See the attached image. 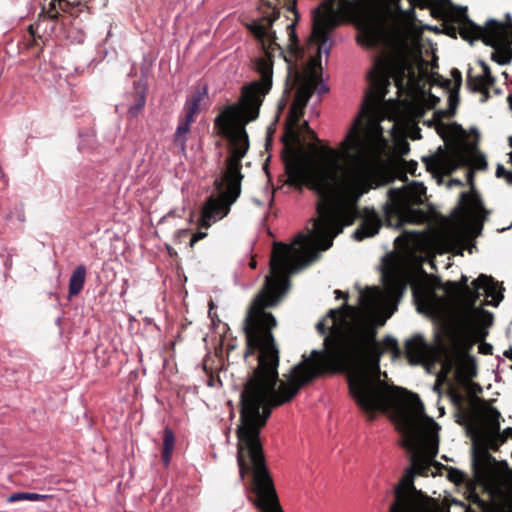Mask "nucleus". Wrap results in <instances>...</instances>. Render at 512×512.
Returning <instances> with one entry per match:
<instances>
[{
  "mask_svg": "<svg viewBox=\"0 0 512 512\" xmlns=\"http://www.w3.org/2000/svg\"><path fill=\"white\" fill-rule=\"evenodd\" d=\"M314 228L309 234H299L295 244L296 249L284 243H275L270 258V275L259 293L250 304L243 323L246 350L244 358L253 356L256 352L257 366L247 379L240 395V424L237 427V464L242 480L247 472L270 473L260 434L266 426L273 408L291 402L302 388L313 381L301 385L304 371L296 368L306 364L305 371L316 369V361L320 356L314 352L327 350L323 342V350H313L311 357L293 366L285 380L279 379L278 367L280 352L273 335L277 326L274 315L267 308L275 307L290 288L289 276L319 258L320 251H326L333 245L334 238L343 231L345 221L338 218L329 209H320V218L313 220ZM353 307L344 303L338 309H330L325 318L316 325L318 333L325 336L324 341L331 335L334 327H338Z\"/></svg>",
  "mask_w": 512,
  "mask_h": 512,
  "instance_id": "nucleus-1",
  "label": "nucleus"
},
{
  "mask_svg": "<svg viewBox=\"0 0 512 512\" xmlns=\"http://www.w3.org/2000/svg\"><path fill=\"white\" fill-rule=\"evenodd\" d=\"M407 70L405 61L375 60L368 74L370 87L361 114L341 142V151L328 146L320 147L316 143L308 145L310 151L319 154L325 161V166L314 167L309 160L299 155V122L305 109L291 104L282 136L284 147L281 158L287 177L285 183L299 191L304 187L315 191L323 201L317 208L319 215L320 209H329L343 219L346 225H352L359 215L358 203L361 197L389 182L383 166V146L365 132L362 118L384 101L391 78L398 88L403 87Z\"/></svg>",
  "mask_w": 512,
  "mask_h": 512,
  "instance_id": "nucleus-2",
  "label": "nucleus"
},
{
  "mask_svg": "<svg viewBox=\"0 0 512 512\" xmlns=\"http://www.w3.org/2000/svg\"><path fill=\"white\" fill-rule=\"evenodd\" d=\"M327 350L314 352L322 360L316 361V369L305 371L306 364L296 369L306 375L301 385L314 381L325 374L349 370V393L356 405L367 415L368 421L376 418L377 412L394 411L399 428L413 437L419 429L417 417L424 413V406L417 394L406 389L388 385L381 380L380 359L385 351H391L393 358H399L402 351L392 336L377 341L374 323L365 317L343 319L334 327L325 341Z\"/></svg>",
  "mask_w": 512,
  "mask_h": 512,
  "instance_id": "nucleus-3",
  "label": "nucleus"
},
{
  "mask_svg": "<svg viewBox=\"0 0 512 512\" xmlns=\"http://www.w3.org/2000/svg\"><path fill=\"white\" fill-rule=\"evenodd\" d=\"M443 289L451 304L463 308L448 333L449 340L453 347L468 352L477 342L485 340L488 332L481 322L492 325L493 315L476 307L480 293L475 286L468 285L467 276L462 275L459 281H447Z\"/></svg>",
  "mask_w": 512,
  "mask_h": 512,
  "instance_id": "nucleus-4",
  "label": "nucleus"
},
{
  "mask_svg": "<svg viewBox=\"0 0 512 512\" xmlns=\"http://www.w3.org/2000/svg\"><path fill=\"white\" fill-rule=\"evenodd\" d=\"M229 142L230 155L226 159V169L222 178L215 181L218 190L226 187L219 197L210 196L203 209L205 217L213 218V220L221 219L228 215L231 205L238 199L241 194V182L244 175L241 172L242 159L249 149V138L246 130L242 128L238 130L236 135L224 134Z\"/></svg>",
  "mask_w": 512,
  "mask_h": 512,
  "instance_id": "nucleus-5",
  "label": "nucleus"
},
{
  "mask_svg": "<svg viewBox=\"0 0 512 512\" xmlns=\"http://www.w3.org/2000/svg\"><path fill=\"white\" fill-rule=\"evenodd\" d=\"M417 7L429 8L434 18L443 20L446 35L457 38V35L473 43L482 41L486 46H493L501 32L497 20L489 19L484 26L477 25L469 17L466 7H456L450 0H418Z\"/></svg>",
  "mask_w": 512,
  "mask_h": 512,
  "instance_id": "nucleus-6",
  "label": "nucleus"
},
{
  "mask_svg": "<svg viewBox=\"0 0 512 512\" xmlns=\"http://www.w3.org/2000/svg\"><path fill=\"white\" fill-rule=\"evenodd\" d=\"M387 202L383 206V220L375 210H365L359 227L353 237L357 241L373 237L381 228L383 221L388 227H402L413 222L414 209L411 207L407 193L403 189H389Z\"/></svg>",
  "mask_w": 512,
  "mask_h": 512,
  "instance_id": "nucleus-7",
  "label": "nucleus"
},
{
  "mask_svg": "<svg viewBox=\"0 0 512 512\" xmlns=\"http://www.w3.org/2000/svg\"><path fill=\"white\" fill-rule=\"evenodd\" d=\"M411 465L408 467L399 482L393 489L394 500L388 512H431L427 504L421 499L422 493L414 485L415 474L427 476L429 463L422 456L411 455Z\"/></svg>",
  "mask_w": 512,
  "mask_h": 512,
  "instance_id": "nucleus-8",
  "label": "nucleus"
},
{
  "mask_svg": "<svg viewBox=\"0 0 512 512\" xmlns=\"http://www.w3.org/2000/svg\"><path fill=\"white\" fill-rule=\"evenodd\" d=\"M354 4L353 0H326L323 10L318 9L313 18L312 38L321 50L328 52L326 48L329 33L338 25L337 13L349 10Z\"/></svg>",
  "mask_w": 512,
  "mask_h": 512,
  "instance_id": "nucleus-9",
  "label": "nucleus"
},
{
  "mask_svg": "<svg viewBox=\"0 0 512 512\" xmlns=\"http://www.w3.org/2000/svg\"><path fill=\"white\" fill-rule=\"evenodd\" d=\"M250 476V490L255 495L252 500L260 512H284L270 473L247 472Z\"/></svg>",
  "mask_w": 512,
  "mask_h": 512,
  "instance_id": "nucleus-10",
  "label": "nucleus"
},
{
  "mask_svg": "<svg viewBox=\"0 0 512 512\" xmlns=\"http://www.w3.org/2000/svg\"><path fill=\"white\" fill-rule=\"evenodd\" d=\"M427 170L436 173L451 174L467 162V157L458 144L450 146L448 151L439 148L435 155L423 158Z\"/></svg>",
  "mask_w": 512,
  "mask_h": 512,
  "instance_id": "nucleus-11",
  "label": "nucleus"
},
{
  "mask_svg": "<svg viewBox=\"0 0 512 512\" xmlns=\"http://www.w3.org/2000/svg\"><path fill=\"white\" fill-rule=\"evenodd\" d=\"M289 78H292V88H297L292 104L300 106V109H305L317 86L321 84L320 74L315 68H311L308 74H303L295 67L294 69L289 68Z\"/></svg>",
  "mask_w": 512,
  "mask_h": 512,
  "instance_id": "nucleus-12",
  "label": "nucleus"
},
{
  "mask_svg": "<svg viewBox=\"0 0 512 512\" xmlns=\"http://www.w3.org/2000/svg\"><path fill=\"white\" fill-rule=\"evenodd\" d=\"M49 8L43 9L38 16V20L28 27L29 39H27V48L38 47L42 51L43 46L48 41L50 35L54 32L55 21L58 18H52L49 15Z\"/></svg>",
  "mask_w": 512,
  "mask_h": 512,
  "instance_id": "nucleus-13",
  "label": "nucleus"
},
{
  "mask_svg": "<svg viewBox=\"0 0 512 512\" xmlns=\"http://www.w3.org/2000/svg\"><path fill=\"white\" fill-rule=\"evenodd\" d=\"M424 429V439L420 446V451L418 453H413L412 455L422 456L427 459L429 463V467L433 464L437 467L441 466L440 463L435 462L434 458L438 453V436L437 432L439 429L438 424L432 419L427 418V423L423 427Z\"/></svg>",
  "mask_w": 512,
  "mask_h": 512,
  "instance_id": "nucleus-14",
  "label": "nucleus"
},
{
  "mask_svg": "<svg viewBox=\"0 0 512 512\" xmlns=\"http://www.w3.org/2000/svg\"><path fill=\"white\" fill-rule=\"evenodd\" d=\"M91 0H51L49 3V15L52 18H59L60 12L69 14L77 18L81 13H89L88 3Z\"/></svg>",
  "mask_w": 512,
  "mask_h": 512,
  "instance_id": "nucleus-15",
  "label": "nucleus"
},
{
  "mask_svg": "<svg viewBox=\"0 0 512 512\" xmlns=\"http://www.w3.org/2000/svg\"><path fill=\"white\" fill-rule=\"evenodd\" d=\"M472 286L477 288V291L484 290L486 297H491L492 301L488 304L497 306L503 299L504 288L492 277L485 274H480L477 279L472 282Z\"/></svg>",
  "mask_w": 512,
  "mask_h": 512,
  "instance_id": "nucleus-16",
  "label": "nucleus"
},
{
  "mask_svg": "<svg viewBox=\"0 0 512 512\" xmlns=\"http://www.w3.org/2000/svg\"><path fill=\"white\" fill-rule=\"evenodd\" d=\"M428 345L420 335H415L405 342V355L412 365L422 363L427 356Z\"/></svg>",
  "mask_w": 512,
  "mask_h": 512,
  "instance_id": "nucleus-17",
  "label": "nucleus"
},
{
  "mask_svg": "<svg viewBox=\"0 0 512 512\" xmlns=\"http://www.w3.org/2000/svg\"><path fill=\"white\" fill-rule=\"evenodd\" d=\"M461 205L463 206L465 212L471 216L480 217L487 214L481 197L476 191L462 193Z\"/></svg>",
  "mask_w": 512,
  "mask_h": 512,
  "instance_id": "nucleus-18",
  "label": "nucleus"
},
{
  "mask_svg": "<svg viewBox=\"0 0 512 512\" xmlns=\"http://www.w3.org/2000/svg\"><path fill=\"white\" fill-rule=\"evenodd\" d=\"M466 85L471 92L481 94V102L484 103L490 98L489 89L493 85L481 75H472V68L468 69Z\"/></svg>",
  "mask_w": 512,
  "mask_h": 512,
  "instance_id": "nucleus-19",
  "label": "nucleus"
},
{
  "mask_svg": "<svg viewBox=\"0 0 512 512\" xmlns=\"http://www.w3.org/2000/svg\"><path fill=\"white\" fill-rule=\"evenodd\" d=\"M86 273V267L82 264L75 268L69 279V298L77 296L82 291L86 280Z\"/></svg>",
  "mask_w": 512,
  "mask_h": 512,
  "instance_id": "nucleus-20",
  "label": "nucleus"
},
{
  "mask_svg": "<svg viewBox=\"0 0 512 512\" xmlns=\"http://www.w3.org/2000/svg\"><path fill=\"white\" fill-rule=\"evenodd\" d=\"M175 447V435L169 427H165L163 431V445L161 451V458L164 465L167 467Z\"/></svg>",
  "mask_w": 512,
  "mask_h": 512,
  "instance_id": "nucleus-21",
  "label": "nucleus"
},
{
  "mask_svg": "<svg viewBox=\"0 0 512 512\" xmlns=\"http://www.w3.org/2000/svg\"><path fill=\"white\" fill-rule=\"evenodd\" d=\"M190 127V125L178 121V125L173 136V144L182 154H185L186 152V143L188 140L187 135L190 132Z\"/></svg>",
  "mask_w": 512,
  "mask_h": 512,
  "instance_id": "nucleus-22",
  "label": "nucleus"
},
{
  "mask_svg": "<svg viewBox=\"0 0 512 512\" xmlns=\"http://www.w3.org/2000/svg\"><path fill=\"white\" fill-rule=\"evenodd\" d=\"M491 59L500 65H507L512 60V47L511 43H501L494 48L491 54Z\"/></svg>",
  "mask_w": 512,
  "mask_h": 512,
  "instance_id": "nucleus-23",
  "label": "nucleus"
},
{
  "mask_svg": "<svg viewBox=\"0 0 512 512\" xmlns=\"http://www.w3.org/2000/svg\"><path fill=\"white\" fill-rule=\"evenodd\" d=\"M448 91V108L436 112V115L444 118H452L456 114V110L460 102L459 90L450 88Z\"/></svg>",
  "mask_w": 512,
  "mask_h": 512,
  "instance_id": "nucleus-24",
  "label": "nucleus"
},
{
  "mask_svg": "<svg viewBox=\"0 0 512 512\" xmlns=\"http://www.w3.org/2000/svg\"><path fill=\"white\" fill-rule=\"evenodd\" d=\"M494 461V458L487 452L474 453L472 459V468L475 475L480 476L487 468L490 461Z\"/></svg>",
  "mask_w": 512,
  "mask_h": 512,
  "instance_id": "nucleus-25",
  "label": "nucleus"
},
{
  "mask_svg": "<svg viewBox=\"0 0 512 512\" xmlns=\"http://www.w3.org/2000/svg\"><path fill=\"white\" fill-rule=\"evenodd\" d=\"M417 297L419 298V301H421L422 305L431 311L438 309L440 304L443 302V299L440 298L433 290L426 291L423 295Z\"/></svg>",
  "mask_w": 512,
  "mask_h": 512,
  "instance_id": "nucleus-26",
  "label": "nucleus"
},
{
  "mask_svg": "<svg viewBox=\"0 0 512 512\" xmlns=\"http://www.w3.org/2000/svg\"><path fill=\"white\" fill-rule=\"evenodd\" d=\"M439 134L442 136L443 139H445L446 136L450 137H464L465 136V130L463 127L456 123H450V124H444L441 123L438 129Z\"/></svg>",
  "mask_w": 512,
  "mask_h": 512,
  "instance_id": "nucleus-27",
  "label": "nucleus"
},
{
  "mask_svg": "<svg viewBox=\"0 0 512 512\" xmlns=\"http://www.w3.org/2000/svg\"><path fill=\"white\" fill-rule=\"evenodd\" d=\"M206 95H207V90L205 87L203 89H197L187 99L184 108L187 110L199 113L200 103L202 102V100L205 98Z\"/></svg>",
  "mask_w": 512,
  "mask_h": 512,
  "instance_id": "nucleus-28",
  "label": "nucleus"
},
{
  "mask_svg": "<svg viewBox=\"0 0 512 512\" xmlns=\"http://www.w3.org/2000/svg\"><path fill=\"white\" fill-rule=\"evenodd\" d=\"M50 497L51 496H49V495H42V494L32 493V492H16V493L11 494L7 498V501L10 503L23 501V500L44 501Z\"/></svg>",
  "mask_w": 512,
  "mask_h": 512,
  "instance_id": "nucleus-29",
  "label": "nucleus"
},
{
  "mask_svg": "<svg viewBox=\"0 0 512 512\" xmlns=\"http://www.w3.org/2000/svg\"><path fill=\"white\" fill-rule=\"evenodd\" d=\"M500 418L501 414L496 408H489L486 415L489 433L500 432Z\"/></svg>",
  "mask_w": 512,
  "mask_h": 512,
  "instance_id": "nucleus-30",
  "label": "nucleus"
},
{
  "mask_svg": "<svg viewBox=\"0 0 512 512\" xmlns=\"http://www.w3.org/2000/svg\"><path fill=\"white\" fill-rule=\"evenodd\" d=\"M145 103V93L143 91H138L135 95L134 104L128 110V115L132 118L137 117L140 111L144 108Z\"/></svg>",
  "mask_w": 512,
  "mask_h": 512,
  "instance_id": "nucleus-31",
  "label": "nucleus"
},
{
  "mask_svg": "<svg viewBox=\"0 0 512 512\" xmlns=\"http://www.w3.org/2000/svg\"><path fill=\"white\" fill-rule=\"evenodd\" d=\"M497 22H498V25L501 27V32L497 39V43L491 47L496 48L501 43H511V47H512V23L509 26H506L499 21H497Z\"/></svg>",
  "mask_w": 512,
  "mask_h": 512,
  "instance_id": "nucleus-32",
  "label": "nucleus"
},
{
  "mask_svg": "<svg viewBox=\"0 0 512 512\" xmlns=\"http://www.w3.org/2000/svg\"><path fill=\"white\" fill-rule=\"evenodd\" d=\"M377 289L368 287L360 293L359 300L362 305H372L376 300Z\"/></svg>",
  "mask_w": 512,
  "mask_h": 512,
  "instance_id": "nucleus-33",
  "label": "nucleus"
},
{
  "mask_svg": "<svg viewBox=\"0 0 512 512\" xmlns=\"http://www.w3.org/2000/svg\"><path fill=\"white\" fill-rule=\"evenodd\" d=\"M485 440L488 447L493 451H497L505 443L501 438L500 432L487 433Z\"/></svg>",
  "mask_w": 512,
  "mask_h": 512,
  "instance_id": "nucleus-34",
  "label": "nucleus"
},
{
  "mask_svg": "<svg viewBox=\"0 0 512 512\" xmlns=\"http://www.w3.org/2000/svg\"><path fill=\"white\" fill-rule=\"evenodd\" d=\"M430 83L431 85L440 86L446 90H450L452 81L444 78L438 73H432L430 76Z\"/></svg>",
  "mask_w": 512,
  "mask_h": 512,
  "instance_id": "nucleus-35",
  "label": "nucleus"
},
{
  "mask_svg": "<svg viewBox=\"0 0 512 512\" xmlns=\"http://www.w3.org/2000/svg\"><path fill=\"white\" fill-rule=\"evenodd\" d=\"M478 64L481 66L482 68V74H480L481 76H483L486 80H488L490 82V85H493L495 84L496 82V79L495 77L492 75V72H491V69L490 67L488 66V64L483 61V60H479L478 61Z\"/></svg>",
  "mask_w": 512,
  "mask_h": 512,
  "instance_id": "nucleus-36",
  "label": "nucleus"
},
{
  "mask_svg": "<svg viewBox=\"0 0 512 512\" xmlns=\"http://www.w3.org/2000/svg\"><path fill=\"white\" fill-rule=\"evenodd\" d=\"M478 64L481 66L482 68V74H480L481 76H483L486 80H488L490 82V85H493L495 84L496 82V79L495 77L492 75V72H491V69L490 67L488 66V64L483 61V60H479L478 61Z\"/></svg>",
  "mask_w": 512,
  "mask_h": 512,
  "instance_id": "nucleus-37",
  "label": "nucleus"
},
{
  "mask_svg": "<svg viewBox=\"0 0 512 512\" xmlns=\"http://www.w3.org/2000/svg\"><path fill=\"white\" fill-rule=\"evenodd\" d=\"M496 176L498 178H505L506 182L509 185H512V171L506 170L503 165L498 164L496 168Z\"/></svg>",
  "mask_w": 512,
  "mask_h": 512,
  "instance_id": "nucleus-38",
  "label": "nucleus"
},
{
  "mask_svg": "<svg viewBox=\"0 0 512 512\" xmlns=\"http://www.w3.org/2000/svg\"><path fill=\"white\" fill-rule=\"evenodd\" d=\"M449 394L453 404L461 406L464 403L465 397L458 389L451 388Z\"/></svg>",
  "mask_w": 512,
  "mask_h": 512,
  "instance_id": "nucleus-39",
  "label": "nucleus"
},
{
  "mask_svg": "<svg viewBox=\"0 0 512 512\" xmlns=\"http://www.w3.org/2000/svg\"><path fill=\"white\" fill-rule=\"evenodd\" d=\"M451 77L454 82V87L452 89L460 90L462 85V73L459 69L453 68L451 70Z\"/></svg>",
  "mask_w": 512,
  "mask_h": 512,
  "instance_id": "nucleus-40",
  "label": "nucleus"
},
{
  "mask_svg": "<svg viewBox=\"0 0 512 512\" xmlns=\"http://www.w3.org/2000/svg\"><path fill=\"white\" fill-rule=\"evenodd\" d=\"M198 113L187 110L184 108V116L179 118V121L182 123H186L188 125H192L195 122V117Z\"/></svg>",
  "mask_w": 512,
  "mask_h": 512,
  "instance_id": "nucleus-41",
  "label": "nucleus"
},
{
  "mask_svg": "<svg viewBox=\"0 0 512 512\" xmlns=\"http://www.w3.org/2000/svg\"><path fill=\"white\" fill-rule=\"evenodd\" d=\"M299 131H300V144L297 146V150H298L299 155L303 156L301 154V147L303 145V143H302V134H304L306 132H311L312 133V129L310 128L308 122L304 121L302 124L299 123Z\"/></svg>",
  "mask_w": 512,
  "mask_h": 512,
  "instance_id": "nucleus-42",
  "label": "nucleus"
},
{
  "mask_svg": "<svg viewBox=\"0 0 512 512\" xmlns=\"http://www.w3.org/2000/svg\"><path fill=\"white\" fill-rule=\"evenodd\" d=\"M468 499L474 503V504H480L482 503V499L481 497L479 496V494L477 493L476 491V487L474 484H472L470 487H469V496H468Z\"/></svg>",
  "mask_w": 512,
  "mask_h": 512,
  "instance_id": "nucleus-43",
  "label": "nucleus"
},
{
  "mask_svg": "<svg viewBox=\"0 0 512 512\" xmlns=\"http://www.w3.org/2000/svg\"><path fill=\"white\" fill-rule=\"evenodd\" d=\"M365 36L367 38V42L369 45H375L377 40H378V36H377V33L373 30V29H368L366 32H365Z\"/></svg>",
  "mask_w": 512,
  "mask_h": 512,
  "instance_id": "nucleus-44",
  "label": "nucleus"
},
{
  "mask_svg": "<svg viewBox=\"0 0 512 512\" xmlns=\"http://www.w3.org/2000/svg\"><path fill=\"white\" fill-rule=\"evenodd\" d=\"M206 236L207 233L201 231H198L197 233L193 234L189 241L190 247H193L199 240L204 239Z\"/></svg>",
  "mask_w": 512,
  "mask_h": 512,
  "instance_id": "nucleus-45",
  "label": "nucleus"
},
{
  "mask_svg": "<svg viewBox=\"0 0 512 512\" xmlns=\"http://www.w3.org/2000/svg\"><path fill=\"white\" fill-rule=\"evenodd\" d=\"M211 220H213V218H207L205 217V210L202 208V211H201V218H200V221H199V226L201 228H209L210 225H211Z\"/></svg>",
  "mask_w": 512,
  "mask_h": 512,
  "instance_id": "nucleus-46",
  "label": "nucleus"
},
{
  "mask_svg": "<svg viewBox=\"0 0 512 512\" xmlns=\"http://www.w3.org/2000/svg\"><path fill=\"white\" fill-rule=\"evenodd\" d=\"M493 352V346L488 343H481L479 345V353L484 355H491Z\"/></svg>",
  "mask_w": 512,
  "mask_h": 512,
  "instance_id": "nucleus-47",
  "label": "nucleus"
},
{
  "mask_svg": "<svg viewBox=\"0 0 512 512\" xmlns=\"http://www.w3.org/2000/svg\"><path fill=\"white\" fill-rule=\"evenodd\" d=\"M501 438L506 442L508 439H512V428L508 427L500 432Z\"/></svg>",
  "mask_w": 512,
  "mask_h": 512,
  "instance_id": "nucleus-48",
  "label": "nucleus"
},
{
  "mask_svg": "<svg viewBox=\"0 0 512 512\" xmlns=\"http://www.w3.org/2000/svg\"><path fill=\"white\" fill-rule=\"evenodd\" d=\"M384 277L395 286L399 284L396 275H394L392 272H384Z\"/></svg>",
  "mask_w": 512,
  "mask_h": 512,
  "instance_id": "nucleus-49",
  "label": "nucleus"
},
{
  "mask_svg": "<svg viewBox=\"0 0 512 512\" xmlns=\"http://www.w3.org/2000/svg\"><path fill=\"white\" fill-rule=\"evenodd\" d=\"M290 36H291V40L295 41V42H293V43L291 44V50H292L294 53H298V52H300V51H299V47H298V45H297V40H296V36H295L294 31H292V32H291V35H290Z\"/></svg>",
  "mask_w": 512,
  "mask_h": 512,
  "instance_id": "nucleus-50",
  "label": "nucleus"
},
{
  "mask_svg": "<svg viewBox=\"0 0 512 512\" xmlns=\"http://www.w3.org/2000/svg\"><path fill=\"white\" fill-rule=\"evenodd\" d=\"M208 305H209L208 314H209V317L213 320L214 317L216 316V312H214L216 305L213 300H210Z\"/></svg>",
  "mask_w": 512,
  "mask_h": 512,
  "instance_id": "nucleus-51",
  "label": "nucleus"
},
{
  "mask_svg": "<svg viewBox=\"0 0 512 512\" xmlns=\"http://www.w3.org/2000/svg\"><path fill=\"white\" fill-rule=\"evenodd\" d=\"M190 235V231L188 229H181L177 232V235L176 237L181 240V239H184L186 237H188Z\"/></svg>",
  "mask_w": 512,
  "mask_h": 512,
  "instance_id": "nucleus-52",
  "label": "nucleus"
},
{
  "mask_svg": "<svg viewBox=\"0 0 512 512\" xmlns=\"http://www.w3.org/2000/svg\"><path fill=\"white\" fill-rule=\"evenodd\" d=\"M310 140L318 143L319 142V139L316 135V133L314 132V130H312V133L311 132H306L304 133Z\"/></svg>",
  "mask_w": 512,
  "mask_h": 512,
  "instance_id": "nucleus-53",
  "label": "nucleus"
},
{
  "mask_svg": "<svg viewBox=\"0 0 512 512\" xmlns=\"http://www.w3.org/2000/svg\"><path fill=\"white\" fill-rule=\"evenodd\" d=\"M429 100L433 106L437 105L440 102V98L434 96L433 94H429Z\"/></svg>",
  "mask_w": 512,
  "mask_h": 512,
  "instance_id": "nucleus-54",
  "label": "nucleus"
},
{
  "mask_svg": "<svg viewBox=\"0 0 512 512\" xmlns=\"http://www.w3.org/2000/svg\"><path fill=\"white\" fill-rule=\"evenodd\" d=\"M335 295H336V299H339V298H344V299H347L348 298V294L347 293H343L342 291L340 290H335Z\"/></svg>",
  "mask_w": 512,
  "mask_h": 512,
  "instance_id": "nucleus-55",
  "label": "nucleus"
},
{
  "mask_svg": "<svg viewBox=\"0 0 512 512\" xmlns=\"http://www.w3.org/2000/svg\"><path fill=\"white\" fill-rule=\"evenodd\" d=\"M451 474L458 476V480H462L464 478V474L457 469H451Z\"/></svg>",
  "mask_w": 512,
  "mask_h": 512,
  "instance_id": "nucleus-56",
  "label": "nucleus"
},
{
  "mask_svg": "<svg viewBox=\"0 0 512 512\" xmlns=\"http://www.w3.org/2000/svg\"><path fill=\"white\" fill-rule=\"evenodd\" d=\"M17 218L19 221L24 222L25 221V213L22 208L19 209Z\"/></svg>",
  "mask_w": 512,
  "mask_h": 512,
  "instance_id": "nucleus-57",
  "label": "nucleus"
},
{
  "mask_svg": "<svg viewBox=\"0 0 512 512\" xmlns=\"http://www.w3.org/2000/svg\"><path fill=\"white\" fill-rule=\"evenodd\" d=\"M416 168H417V163H416V162H411V163H410V167H409L408 171H409L411 174H414V173H415Z\"/></svg>",
  "mask_w": 512,
  "mask_h": 512,
  "instance_id": "nucleus-58",
  "label": "nucleus"
},
{
  "mask_svg": "<svg viewBox=\"0 0 512 512\" xmlns=\"http://www.w3.org/2000/svg\"><path fill=\"white\" fill-rule=\"evenodd\" d=\"M504 356L512 361V347L504 352Z\"/></svg>",
  "mask_w": 512,
  "mask_h": 512,
  "instance_id": "nucleus-59",
  "label": "nucleus"
},
{
  "mask_svg": "<svg viewBox=\"0 0 512 512\" xmlns=\"http://www.w3.org/2000/svg\"><path fill=\"white\" fill-rule=\"evenodd\" d=\"M249 265H250V267H251L252 269H255V268H256V265H257V263H256V261H255L254 259H252V260L250 261Z\"/></svg>",
  "mask_w": 512,
  "mask_h": 512,
  "instance_id": "nucleus-60",
  "label": "nucleus"
},
{
  "mask_svg": "<svg viewBox=\"0 0 512 512\" xmlns=\"http://www.w3.org/2000/svg\"><path fill=\"white\" fill-rule=\"evenodd\" d=\"M510 108L512 109V95H509L507 98Z\"/></svg>",
  "mask_w": 512,
  "mask_h": 512,
  "instance_id": "nucleus-61",
  "label": "nucleus"
},
{
  "mask_svg": "<svg viewBox=\"0 0 512 512\" xmlns=\"http://www.w3.org/2000/svg\"><path fill=\"white\" fill-rule=\"evenodd\" d=\"M326 91H327V88H326V87H324V86H321V87H320V89H319V92H320V93H324V92H326Z\"/></svg>",
  "mask_w": 512,
  "mask_h": 512,
  "instance_id": "nucleus-62",
  "label": "nucleus"
},
{
  "mask_svg": "<svg viewBox=\"0 0 512 512\" xmlns=\"http://www.w3.org/2000/svg\"><path fill=\"white\" fill-rule=\"evenodd\" d=\"M509 145L512 147V136L509 137Z\"/></svg>",
  "mask_w": 512,
  "mask_h": 512,
  "instance_id": "nucleus-63",
  "label": "nucleus"
},
{
  "mask_svg": "<svg viewBox=\"0 0 512 512\" xmlns=\"http://www.w3.org/2000/svg\"><path fill=\"white\" fill-rule=\"evenodd\" d=\"M509 159H510V162L512 164V152L509 154Z\"/></svg>",
  "mask_w": 512,
  "mask_h": 512,
  "instance_id": "nucleus-64",
  "label": "nucleus"
}]
</instances>
